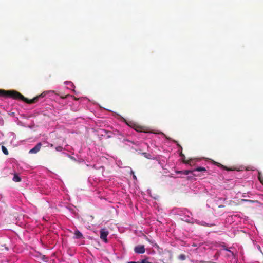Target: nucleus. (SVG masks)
Here are the masks:
<instances>
[{
	"instance_id": "dca6fc26",
	"label": "nucleus",
	"mask_w": 263,
	"mask_h": 263,
	"mask_svg": "<svg viewBox=\"0 0 263 263\" xmlns=\"http://www.w3.org/2000/svg\"><path fill=\"white\" fill-rule=\"evenodd\" d=\"M55 149L57 151H59V152H61L62 151L63 149V147L61 146H58L57 147H55Z\"/></svg>"
},
{
	"instance_id": "9b49d317",
	"label": "nucleus",
	"mask_w": 263,
	"mask_h": 263,
	"mask_svg": "<svg viewBox=\"0 0 263 263\" xmlns=\"http://www.w3.org/2000/svg\"><path fill=\"white\" fill-rule=\"evenodd\" d=\"M21 180V178L18 176L17 175L15 174L13 178V181L14 182H20Z\"/></svg>"
},
{
	"instance_id": "f8f14e48",
	"label": "nucleus",
	"mask_w": 263,
	"mask_h": 263,
	"mask_svg": "<svg viewBox=\"0 0 263 263\" xmlns=\"http://www.w3.org/2000/svg\"><path fill=\"white\" fill-rule=\"evenodd\" d=\"M133 128L137 132H141L143 130L142 127L137 125H134Z\"/></svg>"
},
{
	"instance_id": "0eeeda50",
	"label": "nucleus",
	"mask_w": 263,
	"mask_h": 263,
	"mask_svg": "<svg viewBox=\"0 0 263 263\" xmlns=\"http://www.w3.org/2000/svg\"><path fill=\"white\" fill-rule=\"evenodd\" d=\"M75 238L79 239L83 238V234L79 230H76L74 232Z\"/></svg>"
},
{
	"instance_id": "a211bd4d",
	"label": "nucleus",
	"mask_w": 263,
	"mask_h": 263,
	"mask_svg": "<svg viewBox=\"0 0 263 263\" xmlns=\"http://www.w3.org/2000/svg\"><path fill=\"white\" fill-rule=\"evenodd\" d=\"M177 145H178L179 147H180V148H181V151H182V147H181V146L179 144H177Z\"/></svg>"
},
{
	"instance_id": "412c9836",
	"label": "nucleus",
	"mask_w": 263,
	"mask_h": 263,
	"mask_svg": "<svg viewBox=\"0 0 263 263\" xmlns=\"http://www.w3.org/2000/svg\"><path fill=\"white\" fill-rule=\"evenodd\" d=\"M53 144H50L51 147H53Z\"/></svg>"
},
{
	"instance_id": "6ab92c4d",
	"label": "nucleus",
	"mask_w": 263,
	"mask_h": 263,
	"mask_svg": "<svg viewBox=\"0 0 263 263\" xmlns=\"http://www.w3.org/2000/svg\"><path fill=\"white\" fill-rule=\"evenodd\" d=\"M224 207V205H220L219 206V208H223Z\"/></svg>"
},
{
	"instance_id": "423d86ee",
	"label": "nucleus",
	"mask_w": 263,
	"mask_h": 263,
	"mask_svg": "<svg viewBox=\"0 0 263 263\" xmlns=\"http://www.w3.org/2000/svg\"><path fill=\"white\" fill-rule=\"evenodd\" d=\"M192 172H193V171H191V170H184V171H176V173L177 174H183V175H188L190 173H191Z\"/></svg>"
},
{
	"instance_id": "f257e3e1",
	"label": "nucleus",
	"mask_w": 263,
	"mask_h": 263,
	"mask_svg": "<svg viewBox=\"0 0 263 263\" xmlns=\"http://www.w3.org/2000/svg\"><path fill=\"white\" fill-rule=\"evenodd\" d=\"M45 93L43 92L38 96L34 97L32 99L29 100L17 91L0 89V96L4 97L6 98H11L16 100H21L28 104L36 103L39 100V98H43L45 97Z\"/></svg>"
},
{
	"instance_id": "6e6552de",
	"label": "nucleus",
	"mask_w": 263,
	"mask_h": 263,
	"mask_svg": "<svg viewBox=\"0 0 263 263\" xmlns=\"http://www.w3.org/2000/svg\"><path fill=\"white\" fill-rule=\"evenodd\" d=\"M179 155L182 158L183 163H186V164L190 163V160L186 161L185 160V155L182 153V152H180Z\"/></svg>"
},
{
	"instance_id": "ddd939ff",
	"label": "nucleus",
	"mask_w": 263,
	"mask_h": 263,
	"mask_svg": "<svg viewBox=\"0 0 263 263\" xmlns=\"http://www.w3.org/2000/svg\"><path fill=\"white\" fill-rule=\"evenodd\" d=\"M2 149L4 154H5L6 155H8L9 152H8V151L7 150V149L6 148V147H5L4 146H2Z\"/></svg>"
},
{
	"instance_id": "f3484780",
	"label": "nucleus",
	"mask_w": 263,
	"mask_h": 263,
	"mask_svg": "<svg viewBox=\"0 0 263 263\" xmlns=\"http://www.w3.org/2000/svg\"><path fill=\"white\" fill-rule=\"evenodd\" d=\"M128 263H140V262L130 261Z\"/></svg>"
},
{
	"instance_id": "7ed1b4c3",
	"label": "nucleus",
	"mask_w": 263,
	"mask_h": 263,
	"mask_svg": "<svg viewBox=\"0 0 263 263\" xmlns=\"http://www.w3.org/2000/svg\"><path fill=\"white\" fill-rule=\"evenodd\" d=\"M145 248L144 245H138L134 248V251L137 254H143L145 252Z\"/></svg>"
},
{
	"instance_id": "20e7f679",
	"label": "nucleus",
	"mask_w": 263,
	"mask_h": 263,
	"mask_svg": "<svg viewBox=\"0 0 263 263\" xmlns=\"http://www.w3.org/2000/svg\"><path fill=\"white\" fill-rule=\"evenodd\" d=\"M41 146V143H38L33 148L29 151V153L30 154H36L40 150Z\"/></svg>"
},
{
	"instance_id": "39448f33",
	"label": "nucleus",
	"mask_w": 263,
	"mask_h": 263,
	"mask_svg": "<svg viewBox=\"0 0 263 263\" xmlns=\"http://www.w3.org/2000/svg\"><path fill=\"white\" fill-rule=\"evenodd\" d=\"M196 223L199 225H201V226H205V227H211L212 226H214V224H209L203 221H200L199 220H196Z\"/></svg>"
},
{
	"instance_id": "4468645a",
	"label": "nucleus",
	"mask_w": 263,
	"mask_h": 263,
	"mask_svg": "<svg viewBox=\"0 0 263 263\" xmlns=\"http://www.w3.org/2000/svg\"><path fill=\"white\" fill-rule=\"evenodd\" d=\"M178 259L180 260H184L186 259V256L184 254H180L178 256Z\"/></svg>"
},
{
	"instance_id": "1a4fd4ad",
	"label": "nucleus",
	"mask_w": 263,
	"mask_h": 263,
	"mask_svg": "<svg viewBox=\"0 0 263 263\" xmlns=\"http://www.w3.org/2000/svg\"><path fill=\"white\" fill-rule=\"evenodd\" d=\"M217 165L218 166H220L221 167V168H223V169L226 170H227V171H233V170H234V169H233V168H228L227 167L225 166H223L222 165V164L218 163V162H216Z\"/></svg>"
},
{
	"instance_id": "9d476101",
	"label": "nucleus",
	"mask_w": 263,
	"mask_h": 263,
	"mask_svg": "<svg viewBox=\"0 0 263 263\" xmlns=\"http://www.w3.org/2000/svg\"><path fill=\"white\" fill-rule=\"evenodd\" d=\"M206 170L205 167H198L196 169L193 170V172L198 171V172H205Z\"/></svg>"
},
{
	"instance_id": "2eb2a0df",
	"label": "nucleus",
	"mask_w": 263,
	"mask_h": 263,
	"mask_svg": "<svg viewBox=\"0 0 263 263\" xmlns=\"http://www.w3.org/2000/svg\"><path fill=\"white\" fill-rule=\"evenodd\" d=\"M258 178L259 180L260 181V183L262 184H263V178L261 177L260 173H258Z\"/></svg>"
},
{
	"instance_id": "aec40b11",
	"label": "nucleus",
	"mask_w": 263,
	"mask_h": 263,
	"mask_svg": "<svg viewBox=\"0 0 263 263\" xmlns=\"http://www.w3.org/2000/svg\"><path fill=\"white\" fill-rule=\"evenodd\" d=\"M5 248L6 250H8V247H5Z\"/></svg>"
},
{
	"instance_id": "f03ea898",
	"label": "nucleus",
	"mask_w": 263,
	"mask_h": 263,
	"mask_svg": "<svg viewBox=\"0 0 263 263\" xmlns=\"http://www.w3.org/2000/svg\"><path fill=\"white\" fill-rule=\"evenodd\" d=\"M100 238L105 243L108 242L107 236H108L109 232L107 230L105 229H101L100 231Z\"/></svg>"
}]
</instances>
